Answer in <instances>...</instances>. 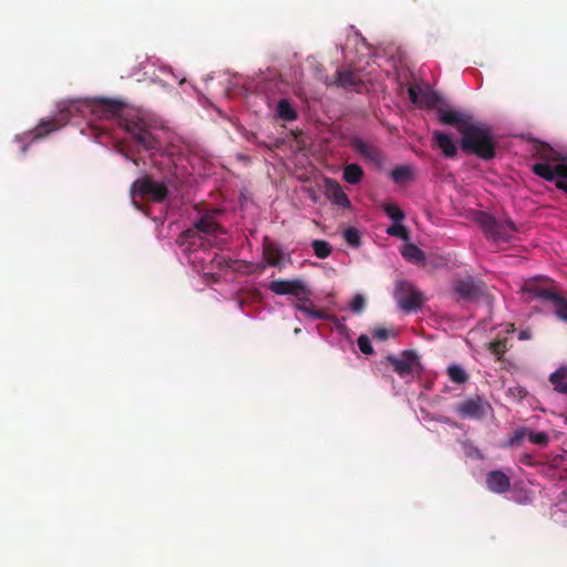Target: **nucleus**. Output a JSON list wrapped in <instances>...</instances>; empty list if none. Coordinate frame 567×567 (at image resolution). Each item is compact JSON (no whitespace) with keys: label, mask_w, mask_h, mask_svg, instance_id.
Masks as SVG:
<instances>
[{"label":"nucleus","mask_w":567,"mask_h":567,"mask_svg":"<svg viewBox=\"0 0 567 567\" xmlns=\"http://www.w3.org/2000/svg\"><path fill=\"white\" fill-rule=\"evenodd\" d=\"M262 256L269 266L279 267L284 260L285 254L277 244L266 237L262 245Z\"/></svg>","instance_id":"nucleus-19"},{"label":"nucleus","mask_w":567,"mask_h":567,"mask_svg":"<svg viewBox=\"0 0 567 567\" xmlns=\"http://www.w3.org/2000/svg\"><path fill=\"white\" fill-rule=\"evenodd\" d=\"M363 177V169L358 164H348L343 169V178L347 183L355 185Z\"/></svg>","instance_id":"nucleus-27"},{"label":"nucleus","mask_w":567,"mask_h":567,"mask_svg":"<svg viewBox=\"0 0 567 567\" xmlns=\"http://www.w3.org/2000/svg\"><path fill=\"white\" fill-rule=\"evenodd\" d=\"M534 156L540 162L533 164V173L548 182L556 179V187L567 194V158H560L546 144L537 145Z\"/></svg>","instance_id":"nucleus-2"},{"label":"nucleus","mask_w":567,"mask_h":567,"mask_svg":"<svg viewBox=\"0 0 567 567\" xmlns=\"http://www.w3.org/2000/svg\"><path fill=\"white\" fill-rule=\"evenodd\" d=\"M306 287L307 286L305 284V281L301 279H292V280L278 279V280H272L269 284L268 289L278 296L290 295V296L297 297V295Z\"/></svg>","instance_id":"nucleus-15"},{"label":"nucleus","mask_w":567,"mask_h":567,"mask_svg":"<svg viewBox=\"0 0 567 567\" xmlns=\"http://www.w3.org/2000/svg\"><path fill=\"white\" fill-rule=\"evenodd\" d=\"M386 234L392 237L401 238L405 241L410 239V233L408 228L402 225V221H394L390 227H388Z\"/></svg>","instance_id":"nucleus-29"},{"label":"nucleus","mask_w":567,"mask_h":567,"mask_svg":"<svg viewBox=\"0 0 567 567\" xmlns=\"http://www.w3.org/2000/svg\"><path fill=\"white\" fill-rule=\"evenodd\" d=\"M327 196L334 205L339 207L349 208L351 206L350 199L341 186L334 181H327Z\"/></svg>","instance_id":"nucleus-20"},{"label":"nucleus","mask_w":567,"mask_h":567,"mask_svg":"<svg viewBox=\"0 0 567 567\" xmlns=\"http://www.w3.org/2000/svg\"><path fill=\"white\" fill-rule=\"evenodd\" d=\"M520 398L526 396V391L524 389H518Z\"/></svg>","instance_id":"nucleus-42"},{"label":"nucleus","mask_w":567,"mask_h":567,"mask_svg":"<svg viewBox=\"0 0 567 567\" xmlns=\"http://www.w3.org/2000/svg\"><path fill=\"white\" fill-rule=\"evenodd\" d=\"M525 434H526V430L525 429L516 430L514 435H513V437L511 439V444L512 445L519 444L524 440Z\"/></svg>","instance_id":"nucleus-40"},{"label":"nucleus","mask_w":567,"mask_h":567,"mask_svg":"<svg viewBox=\"0 0 567 567\" xmlns=\"http://www.w3.org/2000/svg\"><path fill=\"white\" fill-rule=\"evenodd\" d=\"M394 298L399 307L406 312L416 311L424 302L423 293L409 281L396 284Z\"/></svg>","instance_id":"nucleus-7"},{"label":"nucleus","mask_w":567,"mask_h":567,"mask_svg":"<svg viewBox=\"0 0 567 567\" xmlns=\"http://www.w3.org/2000/svg\"><path fill=\"white\" fill-rule=\"evenodd\" d=\"M358 347L360 349V351L364 354H372L373 353V348L371 346V341L369 339L368 336L365 334H361L359 338H358Z\"/></svg>","instance_id":"nucleus-36"},{"label":"nucleus","mask_w":567,"mask_h":567,"mask_svg":"<svg viewBox=\"0 0 567 567\" xmlns=\"http://www.w3.org/2000/svg\"><path fill=\"white\" fill-rule=\"evenodd\" d=\"M384 213L390 217L393 223L402 221L405 218L403 210L395 204H385L383 206Z\"/></svg>","instance_id":"nucleus-32"},{"label":"nucleus","mask_w":567,"mask_h":567,"mask_svg":"<svg viewBox=\"0 0 567 567\" xmlns=\"http://www.w3.org/2000/svg\"><path fill=\"white\" fill-rule=\"evenodd\" d=\"M353 147L360 155L364 156L365 158L372 162L380 161V151L375 146L365 143L362 140H355Z\"/></svg>","instance_id":"nucleus-23"},{"label":"nucleus","mask_w":567,"mask_h":567,"mask_svg":"<svg viewBox=\"0 0 567 567\" xmlns=\"http://www.w3.org/2000/svg\"><path fill=\"white\" fill-rule=\"evenodd\" d=\"M413 177V171L411 166L401 165L396 166L391 171V178L396 184H404L411 181Z\"/></svg>","instance_id":"nucleus-26"},{"label":"nucleus","mask_w":567,"mask_h":567,"mask_svg":"<svg viewBox=\"0 0 567 567\" xmlns=\"http://www.w3.org/2000/svg\"><path fill=\"white\" fill-rule=\"evenodd\" d=\"M484 288L483 282L475 281L472 277L458 279L454 284V292L465 301L480 299L484 295Z\"/></svg>","instance_id":"nucleus-10"},{"label":"nucleus","mask_w":567,"mask_h":567,"mask_svg":"<svg viewBox=\"0 0 567 567\" xmlns=\"http://www.w3.org/2000/svg\"><path fill=\"white\" fill-rule=\"evenodd\" d=\"M277 115L279 118L291 122L298 117L297 111L292 107L288 100H280L277 104Z\"/></svg>","instance_id":"nucleus-24"},{"label":"nucleus","mask_w":567,"mask_h":567,"mask_svg":"<svg viewBox=\"0 0 567 567\" xmlns=\"http://www.w3.org/2000/svg\"><path fill=\"white\" fill-rule=\"evenodd\" d=\"M528 440L533 444L546 446L549 442V436L546 432H529Z\"/></svg>","instance_id":"nucleus-35"},{"label":"nucleus","mask_w":567,"mask_h":567,"mask_svg":"<svg viewBox=\"0 0 567 567\" xmlns=\"http://www.w3.org/2000/svg\"><path fill=\"white\" fill-rule=\"evenodd\" d=\"M364 307H365L364 297L360 293L355 295L350 303V309L354 313H361L363 311Z\"/></svg>","instance_id":"nucleus-37"},{"label":"nucleus","mask_w":567,"mask_h":567,"mask_svg":"<svg viewBox=\"0 0 567 567\" xmlns=\"http://www.w3.org/2000/svg\"><path fill=\"white\" fill-rule=\"evenodd\" d=\"M92 112L104 118H118L120 125L144 150H156L157 138L147 122L137 114H124L125 104L116 99H96L92 103Z\"/></svg>","instance_id":"nucleus-1"},{"label":"nucleus","mask_w":567,"mask_h":567,"mask_svg":"<svg viewBox=\"0 0 567 567\" xmlns=\"http://www.w3.org/2000/svg\"><path fill=\"white\" fill-rule=\"evenodd\" d=\"M401 254L405 260L415 265H422L425 262V254L416 245L408 243L402 249Z\"/></svg>","instance_id":"nucleus-21"},{"label":"nucleus","mask_w":567,"mask_h":567,"mask_svg":"<svg viewBox=\"0 0 567 567\" xmlns=\"http://www.w3.org/2000/svg\"><path fill=\"white\" fill-rule=\"evenodd\" d=\"M555 313L560 320L567 322V300L563 296L556 299Z\"/></svg>","instance_id":"nucleus-34"},{"label":"nucleus","mask_w":567,"mask_h":567,"mask_svg":"<svg viewBox=\"0 0 567 567\" xmlns=\"http://www.w3.org/2000/svg\"><path fill=\"white\" fill-rule=\"evenodd\" d=\"M315 255L320 258L324 259L329 257L331 254V246L328 241L322 239H315L311 244Z\"/></svg>","instance_id":"nucleus-30"},{"label":"nucleus","mask_w":567,"mask_h":567,"mask_svg":"<svg viewBox=\"0 0 567 567\" xmlns=\"http://www.w3.org/2000/svg\"><path fill=\"white\" fill-rule=\"evenodd\" d=\"M529 338H530V333H529L528 331H522V332L519 333V339H520V340H527V339H529Z\"/></svg>","instance_id":"nucleus-41"},{"label":"nucleus","mask_w":567,"mask_h":567,"mask_svg":"<svg viewBox=\"0 0 567 567\" xmlns=\"http://www.w3.org/2000/svg\"><path fill=\"white\" fill-rule=\"evenodd\" d=\"M549 382L556 392L567 395V367H561L553 372L549 375Z\"/></svg>","instance_id":"nucleus-22"},{"label":"nucleus","mask_w":567,"mask_h":567,"mask_svg":"<svg viewBox=\"0 0 567 567\" xmlns=\"http://www.w3.org/2000/svg\"><path fill=\"white\" fill-rule=\"evenodd\" d=\"M447 375L450 380L456 384H464L468 380L467 373L458 364H451L447 368Z\"/></svg>","instance_id":"nucleus-28"},{"label":"nucleus","mask_w":567,"mask_h":567,"mask_svg":"<svg viewBox=\"0 0 567 567\" xmlns=\"http://www.w3.org/2000/svg\"><path fill=\"white\" fill-rule=\"evenodd\" d=\"M27 151V145H23L22 146V153H24Z\"/></svg>","instance_id":"nucleus-43"},{"label":"nucleus","mask_w":567,"mask_h":567,"mask_svg":"<svg viewBox=\"0 0 567 567\" xmlns=\"http://www.w3.org/2000/svg\"><path fill=\"white\" fill-rule=\"evenodd\" d=\"M386 359L401 378L411 374L419 365L417 354L412 350L402 352L400 357L389 355Z\"/></svg>","instance_id":"nucleus-13"},{"label":"nucleus","mask_w":567,"mask_h":567,"mask_svg":"<svg viewBox=\"0 0 567 567\" xmlns=\"http://www.w3.org/2000/svg\"><path fill=\"white\" fill-rule=\"evenodd\" d=\"M312 292L308 287L303 288L297 297H295L296 301L292 303V307L313 320L327 319L326 312L316 308L310 298Z\"/></svg>","instance_id":"nucleus-12"},{"label":"nucleus","mask_w":567,"mask_h":567,"mask_svg":"<svg viewBox=\"0 0 567 567\" xmlns=\"http://www.w3.org/2000/svg\"><path fill=\"white\" fill-rule=\"evenodd\" d=\"M523 292L529 299L549 301L554 306L556 303V299L560 296L554 290V286L550 282H540L537 280H529L525 282Z\"/></svg>","instance_id":"nucleus-9"},{"label":"nucleus","mask_w":567,"mask_h":567,"mask_svg":"<svg viewBox=\"0 0 567 567\" xmlns=\"http://www.w3.org/2000/svg\"><path fill=\"white\" fill-rule=\"evenodd\" d=\"M343 238L351 247H359L361 244L360 234L354 227L347 228Z\"/></svg>","instance_id":"nucleus-33"},{"label":"nucleus","mask_w":567,"mask_h":567,"mask_svg":"<svg viewBox=\"0 0 567 567\" xmlns=\"http://www.w3.org/2000/svg\"><path fill=\"white\" fill-rule=\"evenodd\" d=\"M328 84L331 85V83ZM332 84L348 91L360 92L363 83L360 75L355 72L351 70H339L336 73Z\"/></svg>","instance_id":"nucleus-16"},{"label":"nucleus","mask_w":567,"mask_h":567,"mask_svg":"<svg viewBox=\"0 0 567 567\" xmlns=\"http://www.w3.org/2000/svg\"><path fill=\"white\" fill-rule=\"evenodd\" d=\"M440 102L441 96L436 92L430 90H421L419 107L437 109Z\"/></svg>","instance_id":"nucleus-25"},{"label":"nucleus","mask_w":567,"mask_h":567,"mask_svg":"<svg viewBox=\"0 0 567 567\" xmlns=\"http://www.w3.org/2000/svg\"><path fill=\"white\" fill-rule=\"evenodd\" d=\"M373 337L378 340H386L389 338V330L386 328H383V327H377L373 332H372Z\"/></svg>","instance_id":"nucleus-39"},{"label":"nucleus","mask_w":567,"mask_h":567,"mask_svg":"<svg viewBox=\"0 0 567 567\" xmlns=\"http://www.w3.org/2000/svg\"><path fill=\"white\" fill-rule=\"evenodd\" d=\"M421 90L422 89L416 87V86H409V89H408V94H409L410 101L417 106H419V102H420V97H421Z\"/></svg>","instance_id":"nucleus-38"},{"label":"nucleus","mask_w":567,"mask_h":567,"mask_svg":"<svg viewBox=\"0 0 567 567\" xmlns=\"http://www.w3.org/2000/svg\"><path fill=\"white\" fill-rule=\"evenodd\" d=\"M196 230L208 235L225 233L224 228L215 220L214 216L212 215L202 216L195 223V229H186L185 231H183V237L186 239L193 238Z\"/></svg>","instance_id":"nucleus-14"},{"label":"nucleus","mask_w":567,"mask_h":567,"mask_svg":"<svg viewBox=\"0 0 567 567\" xmlns=\"http://www.w3.org/2000/svg\"><path fill=\"white\" fill-rule=\"evenodd\" d=\"M130 195L133 202H135L136 197H141L142 199L162 203L168 196V188L165 183L157 182L151 176L146 175L137 178L131 185ZM134 204L140 207L136 203Z\"/></svg>","instance_id":"nucleus-5"},{"label":"nucleus","mask_w":567,"mask_h":567,"mask_svg":"<svg viewBox=\"0 0 567 567\" xmlns=\"http://www.w3.org/2000/svg\"><path fill=\"white\" fill-rule=\"evenodd\" d=\"M433 141L445 157L453 158L456 156L457 147L454 141L452 140L451 135L441 131H434Z\"/></svg>","instance_id":"nucleus-18"},{"label":"nucleus","mask_w":567,"mask_h":567,"mask_svg":"<svg viewBox=\"0 0 567 567\" xmlns=\"http://www.w3.org/2000/svg\"><path fill=\"white\" fill-rule=\"evenodd\" d=\"M475 220L485 237L495 245L511 243L519 231V227L512 219H497L485 212H480Z\"/></svg>","instance_id":"nucleus-4"},{"label":"nucleus","mask_w":567,"mask_h":567,"mask_svg":"<svg viewBox=\"0 0 567 567\" xmlns=\"http://www.w3.org/2000/svg\"><path fill=\"white\" fill-rule=\"evenodd\" d=\"M74 111H78V106L73 102L61 106L59 113L54 117L42 120L34 127V130L32 131V140L43 138L50 133L65 126L72 117Z\"/></svg>","instance_id":"nucleus-6"},{"label":"nucleus","mask_w":567,"mask_h":567,"mask_svg":"<svg viewBox=\"0 0 567 567\" xmlns=\"http://www.w3.org/2000/svg\"><path fill=\"white\" fill-rule=\"evenodd\" d=\"M461 147L465 153L485 161L494 158L496 154V141L492 130L486 124L475 121L462 135Z\"/></svg>","instance_id":"nucleus-3"},{"label":"nucleus","mask_w":567,"mask_h":567,"mask_svg":"<svg viewBox=\"0 0 567 567\" xmlns=\"http://www.w3.org/2000/svg\"><path fill=\"white\" fill-rule=\"evenodd\" d=\"M488 350L496 357V360L501 361L505 352L507 351V340L497 339L488 344Z\"/></svg>","instance_id":"nucleus-31"},{"label":"nucleus","mask_w":567,"mask_h":567,"mask_svg":"<svg viewBox=\"0 0 567 567\" xmlns=\"http://www.w3.org/2000/svg\"><path fill=\"white\" fill-rule=\"evenodd\" d=\"M437 115L442 124L455 126L462 135L474 122L468 114L444 107H437Z\"/></svg>","instance_id":"nucleus-11"},{"label":"nucleus","mask_w":567,"mask_h":567,"mask_svg":"<svg viewBox=\"0 0 567 567\" xmlns=\"http://www.w3.org/2000/svg\"><path fill=\"white\" fill-rule=\"evenodd\" d=\"M486 486L495 494H504L511 488V480L508 475L501 470L491 471L486 475Z\"/></svg>","instance_id":"nucleus-17"},{"label":"nucleus","mask_w":567,"mask_h":567,"mask_svg":"<svg viewBox=\"0 0 567 567\" xmlns=\"http://www.w3.org/2000/svg\"><path fill=\"white\" fill-rule=\"evenodd\" d=\"M454 410L464 419L481 420L491 410V404L482 396L476 395L457 403Z\"/></svg>","instance_id":"nucleus-8"}]
</instances>
